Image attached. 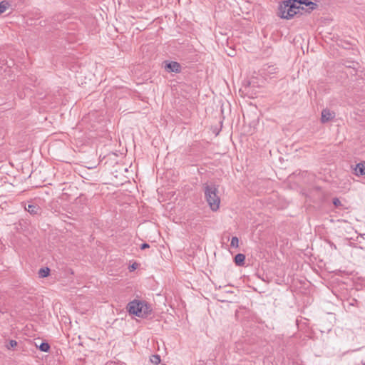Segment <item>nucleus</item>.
Listing matches in <instances>:
<instances>
[{
    "label": "nucleus",
    "mask_w": 365,
    "mask_h": 365,
    "mask_svg": "<svg viewBox=\"0 0 365 365\" xmlns=\"http://www.w3.org/2000/svg\"><path fill=\"white\" fill-rule=\"evenodd\" d=\"M316 6L315 3L307 0H286L279 4L278 15L282 19H290L303 11L309 13Z\"/></svg>",
    "instance_id": "f257e3e1"
},
{
    "label": "nucleus",
    "mask_w": 365,
    "mask_h": 365,
    "mask_svg": "<svg viewBox=\"0 0 365 365\" xmlns=\"http://www.w3.org/2000/svg\"><path fill=\"white\" fill-rule=\"evenodd\" d=\"M128 309L130 314L138 317L145 318L152 313L153 308L150 304L143 300L134 299L128 303Z\"/></svg>",
    "instance_id": "f03ea898"
},
{
    "label": "nucleus",
    "mask_w": 365,
    "mask_h": 365,
    "mask_svg": "<svg viewBox=\"0 0 365 365\" xmlns=\"http://www.w3.org/2000/svg\"><path fill=\"white\" fill-rule=\"evenodd\" d=\"M205 199L212 211L219 209L220 199L217 195V188L213 184L205 185L204 187Z\"/></svg>",
    "instance_id": "7ed1b4c3"
},
{
    "label": "nucleus",
    "mask_w": 365,
    "mask_h": 365,
    "mask_svg": "<svg viewBox=\"0 0 365 365\" xmlns=\"http://www.w3.org/2000/svg\"><path fill=\"white\" fill-rule=\"evenodd\" d=\"M165 68L168 72L180 73L181 66L176 61L165 62Z\"/></svg>",
    "instance_id": "20e7f679"
},
{
    "label": "nucleus",
    "mask_w": 365,
    "mask_h": 365,
    "mask_svg": "<svg viewBox=\"0 0 365 365\" xmlns=\"http://www.w3.org/2000/svg\"><path fill=\"white\" fill-rule=\"evenodd\" d=\"M335 116V113L334 112L330 111L328 109H324L322 111V118L321 120L322 123H327L334 118Z\"/></svg>",
    "instance_id": "39448f33"
},
{
    "label": "nucleus",
    "mask_w": 365,
    "mask_h": 365,
    "mask_svg": "<svg viewBox=\"0 0 365 365\" xmlns=\"http://www.w3.org/2000/svg\"><path fill=\"white\" fill-rule=\"evenodd\" d=\"M354 173L356 176L365 175V161H361L356 165Z\"/></svg>",
    "instance_id": "423d86ee"
},
{
    "label": "nucleus",
    "mask_w": 365,
    "mask_h": 365,
    "mask_svg": "<svg viewBox=\"0 0 365 365\" xmlns=\"http://www.w3.org/2000/svg\"><path fill=\"white\" fill-rule=\"evenodd\" d=\"M25 210L32 215H36L40 214L41 208L37 205H29Z\"/></svg>",
    "instance_id": "0eeeda50"
},
{
    "label": "nucleus",
    "mask_w": 365,
    "mask_h": 365,
    "mask_svg": "<svg viewBox=\"0 0 365 365\" xmlns=\"http://www.w3.org/2000/svg\"><path fill=\"white\" fill-rule=\"evenodd\" d=\"M245 255L241 253L237 254L235 257V262L238 266H242L245 263Z\"/></svg>",
    "instance_id": "6e6552de"
},
{
    "label": "nucleus",
    "mask_w": 365,
    "mask_h": 365,
    "mask_svg": "<svg viewBox=\"0 0 365 365\" xmlns=\"http://www.w3.org/2000/svg\"><path fill=\"white\" fill-rule=\"evenodd\" d=\"M50 272V269L48 267L46 268H41L38 271V276L39 277L44 278L48 276Z\"/></svg>",
    "instance_id": "1a4fd4ad"
},
{
    "label": "nucleus",
    "mask_w": 365,
    "mask_h": 365,
    "mask_svg": "<svg viewBox=\"0 0 365 365\" xmlns=\"http://www.w3.org/2000/svg\"><path fill=\"white\" fill-rule=\"evenodd\" d=\"M9 6V3L6 1L0 2V14L5 12Z\"/></svg>",
    "instance_id": "9d476101"
},
{
    "label": "nucleus",
    "mask_w": 365,
    "mask_h": 365,
    "mask_svg": "<svg viewBox=\"0 0 365 365\" xmlns=\"http://www.w3.org/2000/svg\"><path fill=\"white\" fill-rule=\"evenodd\" d=\"M150 361L155 365H158L160 362V357L159 355H152L150 358Z\"/></svg>",
    "instance_id": "9b49d317"
},
{
    "label": "nucleus",
    "mask_w": 365,
    "mask_h": 365,
    "mask_svg": "<svg viewBox=\"0 0 365 365\" xmlns=\"http://www.w3.org/2000/svg\"><path fill=\"white\" fill-rule=\"evenodd\" d=\"M38 347L41 351L44 352L48 351L50 349L49 344L46 342H42Z\"/></svg>",
    "instance_id": "f8f14e48"
},
{
    "label": "nucleus",
    "mask_w": 365,
    "mask_h": 365,
    "mask_svg": "<svg viewBox=\"0 0 365 365\" xmlns=\"http://www.w3.org/2000/svg\"><path fill=\"white\" fill-rule=\"evenodd\" d=\"M230 245L232 247H238L239 246V239L237 237H232L231 239Z\"/></svg>",
    "instance_id": "ddd939ff"
},
{
    "label": "nucleus",
    "mask_w": 365,
    "mask_h": 365,
    "mask_svg": "<svg viewBox=\"0 0 365 365\" xmlns=\"http://www.w3.org/2000/svg\"><path fill=\"white\" fill-rule=\"evenodd\" d=\"M17 342L15 340H10L9 342L6 345V348L8 349H10L11 348H14L16 346Z\"/></svg>",
    "instance_id": "4468645a"
},
{
    "label": "nucleus",
    "mask_w": 365,
    "mask_h": 365,
    "mask_svg": "<svg viewBox=\"0 0 365 365\" xmlns=\"http://www.w3.org/2000/svg\"><path fill=\"white\" fill-rule=\"evenodd\" d=\"M333 204L334 205L335 207H339L341 205V201L339 200V199L336 197L333 199Z\"/></svg>",
    "instance_id": "2eb2a0df"
},
{
    "label": "nucleus",
    "mask_w": 365,
    "mask_h": 365,
    "mask_svg": "<svg viewBox=\"0 0 365 365\" xmlns=\"http://www.w3.org/2000/svg\"><path fill=\"white\" fill-rule=\"evenodd\" d=\"M149 247H150V245H149L148 244H147V243H143V244H142V245H141V246H140V249H141V250H145V249H146V248H148Z\"/></svg>",
    "instance_id": "dca6fc26"
},
{
    "label": "nucleus",
    "mask_w": 365,
    "mask_h": 365,
    "mask_svg": "<svg viewBox=\"0 0 365 365\" xmlns=\"http://www.w3.org/2000/svg\"><path fill=\"white\" fill-rule=\"evenodd\" d=\"M136 267H137V265L135 264H133L130 267V270H134L136 269Z\"/></svg>",
    "instance_id": "f3484780"
}]
</instances>
